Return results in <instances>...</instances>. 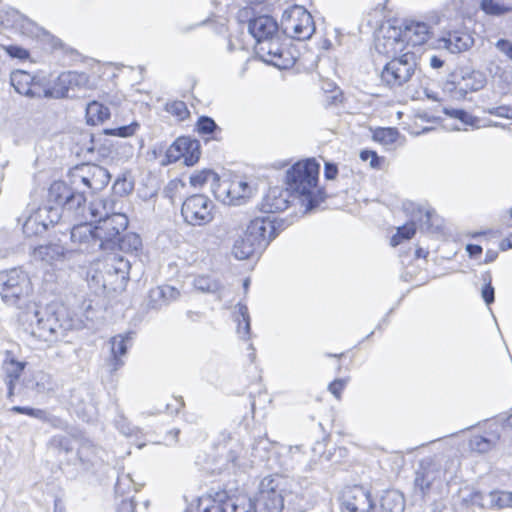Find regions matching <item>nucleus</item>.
I'll return each mask as SVG.
<instances>
[{
    "instance_id": "nucleus-21",
    "label": "nucleus",
    "mask_w": 512,
    "mask_h": 512,
    "mask_svg": "<svg viewBox=\"0 0 512 512\" xmlns=\"http://www.w3.org/2000/svg\"><path fill=\"white\" fill-rule=\"evenodd\" d=\"M180 295V292L170 285L157 286L149 291L145 300L146 310L158 311L163 307L175 301Z\"/></svg>"
},
{
    "instance_id": "nucleus-19",
    "label": "nucleus",
    "mask_w": 512,
    "mask_h": 512,
    "mask_svg": "<svg viewBox=\"0 0 512 512\" xmlns=\"http://www.w3.org/2000/svg\"><path fill=\"white\" fill-rule=\"evenodd\" d=\"M248 31L254 37L256 45H259L260 41L282 35L278 23L269 15H261L250 19Z\"/></svg>"
},
{
    "instance_id": "nucleus-42",
    "label": "nucleus",
    "mask_w": 512,
    "mask_h": 512,
    "mask_svg": "<svg viewBox=\"0 0 512 512\" xmlns=\"http://www.w3.org/2000/svg\"><path fill=\"white\" fill-rule=\"evenodd\" d=\"M434 480V472L430 469L421 468L416 472L414 485L422 494H425L431 487Z\"/></svg>"
},
{
    "instance_id": "nucleus-29",
    "label": "nucleus",
    "mask_w": 512,
    "mask_h": 512,
    "mask_svg": "<svg viewBox=\"0 0 512 512\" xmlns=\"http://www.w3.org/2000/svg\"><path fill=\"white\" fill-rule=\"evenodd\" d=\"M120 201L115 197H98L91 201L89 205V211L92 218L101 220L110 215L120 213L118 210Z\"/></svg>"
},
{
    "instance_id": "nucleus-47",
    "label": "nucleus",
    "mask_w": 512,
    "mask_h": 512,
    "mask_svg": "<svg viewBox=\"0 0 512 512\" xmlns=\"http://www.w3.org/2000/svg\"><path fill=\"white\" fill-rule=\"evenodd\" d=\"M482 278L484 285L481 289V296L485 304L489 306L495 301V288L492 285V277L489 272H486Z\"/></svg>"
},
{
    "instance_id": "nucleus-12",
    "label": "nucleus",
    "mask_w": 512,
    "mask_h": 512,
    "mask_svg": "<svg viewBox=\"0 0 512 512\" xmlns=\"http://www.w3.org/2000/svg\"><path fill=\"white\" fill-rule=\"evenodd\" d=\"M96 237H98L101 249H115V243L122 232L128 227V218L124 213L110 215L101 220H96Z\"/></svg>"
},
{
    "instance_id": "nucleus-36",
    "label": "nucleus",
    "mask_w": 512,
    "mask_h": 512,
    "mask_svg": "<svg viewBox=\"0 0 512 512\" xmlns=\"http://www.w3.org/2000/svg\"><path fill=\"white\" fill-rule=\"evenodd\" d=\"M22 231L26 237L42 235L46 232V224L42 223L41 213L30 214L22 224Z\"/></svg>"
},
{
    "instance_id": "nucleus-6",
    "label": "nucleus",
    "mask_w": 512,
    "mask_h": 512,
    "mask_svg": "<svg viewBox=\"0 0 512 512\" xmlns=\"http://www.w3.org/2000/svg\"><path fill=\"white\" fill-rule=\"evenodd\" d=\"M287 495L282 477L278 475L264 477L254 499V512H282Z\"/></svg>"
},
{
    "instance_id": "nucleus-55",
    "label": "nucleus",
    "mask_w": 512,
    "mask_h": 512,
    "mask_svg": "<svg viewBox=\"0 0 512 512\" xmlns=\"http://www.w3.org/2000/svg\"><path fill=\"white\" fill-rule=\"evenodd\" d=\"M484 112L490 115L512 120V106L501 105L497 107L484 108Z\"/></svg>"
},
{
    "instance_id": "nucleus-45",
    "label": "nucleus",
    "mask_w": 512,
    "mask_h": 512,
    "mask_svg": "<svg viewBox=\"0 0 512 512\" xmlns=\"http://www.w3.org/2000/svg\"><path fill=\"white\" fill-rule=\"evenodd\" d=\"M207 182H212V186L217 182H220L218 175L212 170H202L198 173L191 175L190 184L194 187L202 186Z\"/></svg>"
},
{
    "instance_id": "nucleus-10",
    "label": "nucleus",
    "mask_w": 512,
    "mask_h": 512,
    "mask_svg": "<svg viewBox=\"0 0 512 512\" xmlns=\"http://www.w3.org/2000/svg\"><path fill=\"white\" fill-rule=\"evenodd\" d=\"M283 41H286V38L282 35L260 41L259 45H255L257 57L279 69L292 67L295 63V57L285 47Z\"/></svg>"
},
{
    "instance_id": "nucleus-64",
    "label": "nucleus",
    "mask_w": 512,
    "mask_h": 512,
    "mask_svg": "<svg viewBox=\"0 0 512 512\" xmlns=\"http://www.w3.org/2000/svg\"><path fill=\"white\" fill-rule=\"evenodd\" d=\"M338 168L334 163L326 162L324 166V176L327 180H333L336 178Z\"/></svg>"
},
{
    "instance_id": "nucleus-32",
    "label": "nucleus",
    "mask_w": 512,
    "mask_h": 512,
    "mask_svg": "<svg viewBox=\"0 0 512 512\" xmlns=\"http://www.w3.org/2000/svg\"><path fill=\"white\" fill-rule=\"evenodd\" d=\"M65 253L66 249L60 243H49L34 248L32 255L36 260L52 264L55 261L63 260Z\"/></svg>"
},
{
    "instance_id": "nucleus-34",
    "label": "nucleus",
    "mask_w": 512,
    "mask_h": 512,
    "mask_svg": "<svg viewBox=\"0 0 512 512\" xmlns=\"http://www.w3.org/2000/svg\"><path fill=\"white\" fill-rule=\"evenodd\" d=\"M26 363L17 361L13 358L6 360L3 364V369L6 375V384L8 388V396L11 397L14 393L15 382L22 374Z\"/></svg>"
},
{
    "instance_id": "nucleus-30",
    "label": "nucleus",
    "mask_w": 512,
    "mask_h": 512,
    "mask_svg": "<svg viewBox=\"0 0 512 512\" xmlns=\"http://www.w3.org/2000/svg\"><path fill=\"white\" fill-rule=\"evenodd\" d=\"M70 403L83 420L89 421L94 414L95 407L87 389L74 390L70 397Z\"/></svg>"
},
{
    "instance_id": "nucleus-43",
    "label": "nucleus",
    "mask_w": 512,
    "mask_h": 512,
    "mask_svg": "<svg viewBox=\"0 0 512 512\" xmlns=\"http://www.w3.org/2000/svg\"><path fill=\"white\" fill-rule=\"evenodd\" d=\"M194 287L205 293H216L220 289V284L217 280L210 276H198L193 281Z\"/></svg>"
},
{
    "instance_id": "nucleus-63",
    "label": "nucleus",
    "mask_w": 512,
    "mask_h": 512,
    "mask_svg": "<svg viewBox=\"0 0 512 512\" xmlns=\"http://www.w3.org/2000/svg\"><path fill=\"white\" fill-rule=\"evenodd\" d=\"M137 504L133 499L123 500L117 507V512H136Z\"/></svg>"
},
{
    "instance_id": "nucleus-59",
    "label": "nucleus",
    "mask_w": 512,
    "mask_h": 512,
    "mask_svg": "<svg viewBox=\"0 0 512 512\" xmlns=\"http://www.w3.org/2000/svg\"><path fill=\"white\" fill-rule=\"evenodd\" d=\"M117 429L125 436H132L139 431V428L131 426L125 418H121L116 422Z\"/></svg>"
},
{
    "instance_id": "nucleus-18",
    "label": "nucleus",
    "mask_w": 512,
    "mask_h": 512,
    "mask_svg": "<svg viewBox=\"0 0 512 512\" xmlns=\"http://www.w3.org/2000/svg\"><path fill=\"white\" fill-rule=\"evenodd\" d=\"M343 505L349 512H371L376 506L370 491L358 485L344 491Z\"/></svg>"
},
{
    "instance_id": "nucleus-4",
    "label": "nucleus",
    "mask_w": 512,
    "mask_h": 512,
    "mask_svg": "<svg viewBox=\"0 0 512 512\" xmlns=\"http://www.w3.org/2000/svg\"><path fill=\"white\" fill-rule=\"evenodd\" d=\"M86 200L87 198L83 196V192L72 189L66 182H53L48 189V205L45 206L49 210L48 222L52 226L57 224L64 211L79 214Z\"/></svg>"
},
{
    "instance_id": "nucleus-62",
    "label": "nucleus",
    "mask_w": 512,
    "mask_h": 512,
    "mask_svg": "<svg viewBox=\"0 0 512 512\" xmlns=\"http://www.w3.org/2000/svg\"><path fill=\"white\" fill-rule=\"evenodd\" d=\"M496 48L512 61V43L510 41L500 39L496 43Z\"/></svg>"
},
{
    "instance_id": "nucleus-50",
    "label": "nucleus",
    "mask_w": 512,
    "mask_h": 512,
    "mask_svg": "<svg viewBox=\"0 0 512 512\" xmlns=\"http://www.w3.org/2000/svg\"><path fill=\"white\" fill-rule=\"evenodd\" d=\"M139 128V124L137 122H132L129 125L113 128V129H105L104 132L106 135L118 136V137H129L135 134L136 130Z\"/></svg>"
},
{
    "instance_id": "nucleus-39",
    "label": "nucleus",
    "mask_w": 512,
    "mask_h": 512,
    "mask_svg": "<svg viewBox=\"0 0 512 512\" xmlns=\"http://www.w3.org/2000/svg\"><path fill=\"white\" fill-rule=\"evenodd\" d=\"M79 439H72L64 435H55L50 441L51 447L58 450L59 453L69 454L78 446Z\"/></svg>"
},
{
    "instance_id": "nucleus-11",
    "label": "nucleus",
    "mask_w": 512,
    "mask_h": 512,
    "mask_svg": "<svg viewBox=\"0 0 512 512\" xmlns=\"http://www.w3.org/2000/svg\"><path fill=\"white\" fill-rule=\"evenodd\" d=\"M214 204L203 194H194L185 199L181 207V215L188 225L203 226L213 218Z\"/></svg>"
},
{
    "instance_id": "nucleus-8",
    "label": "nucleus",
    "mask_w": 512,
    "mask_h": 512,
    "mask_svg": "<svg viewBox=\"0 0 512 512\" xmlns=\"http://www.w3.org/2000/svg\"><path fill=\"white\" fill-rule=\"evenodd\" d=\"M418 57L407 51L399 57H393L382 69L380 79L389 88H398L410 81L416 74Z\"/></svg>"
},
{
    "instance_id": "nucleus-60",
    "label": "nucleus",
    "mask_w": 512,
    "mask_h": 512,
    "mask_svg": "<svg viewBox=\"0 0 512 512\" xmlns=\"http://www.w3.org/2000/svg\"><path fill=\"white\" fill-rule=\"evenodd\" d=\"M347 381L345 379H336L329 384V391L337 398L340 399L341 392L344 389Z\"/></svg>"
},
{
    "instance_id": "nucleus-41",
    "label": "nucleus",
    "mask_w": 512,
    "mask_h": 512,
    "mask_svg": "<svg viewBox=\"0 0 512 512\" xmlns=\"http://www.w3.org/2000/svg\"><path fill=\"white\" fill-rule=\"evenodd\" d=\"M487 500L491 507L499 509L512 507V493L507 491H492L488 494Z\"/></svg>"
},
{
    "instance_id": "nucleus-17",
    "label": "nucleus",
    "mask_w": 512,
    "mask_h": 512,
    "mask_svg": "<svg viewBox=\"0 0 512 512\" xmlns=\"http://www.w3.org/2000/svg\"><path fill=\"white\" fill-rule=\"evenodd\" d=\"M254 512V501L244 496H228L226 491L216 492L212 504L204 512Z\"/></svg>"
},
{
    "instance_id": "nucleus-3",
    "label": "nucleus",
    "mask_w": 512,
    "mask_h": 512,
    "mask_svg": "<svg viewBox=\"0 0 512 512\" xmlns=\"http://www.w3.org/2000/svg\"><path fill=\"white\" fill-rule=\"evenodd\" d=\"M320 165L315 159L295 163L286 172V183L295 192L305 212L315 210L324 201V192L317 188Z\"/></svg>"
},
{
    "instance_id": "nucleus-26",
    "label": "nucleus",
    "mask_w": 512,
    "mask_h": 512,
    "mask_svg": "<svg viewBox=\"0 0 512 512\" xmlns=\"http://www.w3.org/2000/svg\"><path fill=\"white\" fill-rule=\"evenodd\" d=\"M133 336L134 332H127L111 338V358L108 363L110 372H115L123 366L124 362L121 357L127 353L128 347L131 346Z\"/></svg>"
},
{
    "instance_id": "nucleus-16",
    "label": "nucleus",
    "mask_w": 512,
    "mask_h": 512,
    "mask_svg": "<svg viewBox=\"0 0 512 512\" xmlns=\"http://www.w3.org/2000/svg\"><path fill=\"white\" fill-rule=\"evenodd\" d=\"M10 83L21 95L29 98H46L45 78L31 75L24 70H16L10 74Z\"/></svg>"
},
{
    "instance_id": "nucleus-28",
    "label": "nucleus",
    "mask_w": 512,
    "mask_h": 512,
    "mask_svg": "<svg viewBox=\"0 0 512 512\" xmlns=\"http://www.w3.org/2000/svg\"><path fill=\"white\" fill-rule=\"evenodd\" d=\"M401 30L404 41L412 46L424 44L430 35V26L420 21H407Z\"/></svg>"
},
{
    "instance_id": "nucleus-5",
    "label": "nucleus",
    "mask_w": 512,
    "mask_h": 512,
    "mask_svg": "<svg viewBox=\"0 0 512 512\" xmlns=\"http://www.w3.org/2000/svg\"><path fill=\"white\" fill-rule=\"evenodd\" d=\"M32 289L31 280L22 268L0 271V295L6 304L21 308Z\"/></svg>"
},
{
    "instance_id": "nucleus-25",
    "label": "nucleus",
    "mask_w": 512,
    "mask_h": 512,
    "mask_svg": "<svg viewBox=\"0 0 512 512\" xmlns=\"http://www.w3.org/2000/svg\"><path fill=\"white\" fill-rule=\"evenodd\" d=\"M474 44L473 37L463 31H449L438 39V47L450 53H460L470 49Z\"/></svg>"
},
{
    "instance_id": "nucleus-20",
    "label": "nucleus",
    "mask_w": 512,
    "mask_h": 512,
    "mask_svg": "<svg viewBox=\"0 0 512 512\" xmlns=\"http://www.w3.org/2000/svg\"><path fill=\"white\" fill-rule=\"evenodd\" d=\"M487 83L486 76L483 72L477 70H464L460 71V78L455 76V79L448 82L451 85L450 89L459 90L461 95H466L469 92H476L485 87Z\"/></svg>"
},
{
    "instance_id": "nucleus-54",
    "label": "nucleus",
    "mask_w": 512,
    "mask_h": 512,
    "mask_svg": "<svg viewBox=\"0 0 512 512\" xmlns=\"http://www.w3.org/2000/svg\"><path fill=\"white\" fill-rule=\"evenodd\" d=\"M242 446L238 443L234 444L229 451L227 452V464L226 469H229L231 467H237L239 466V458L242 453Z\"/></svg>"
},
{
    "instance_id": "nucleus-15",
    "label": "nucleus",
    "mask_w": 512,
    "mask_h": 512,
    "mask_svg": "<svg viewBox=\"0 0 512 512\" xmlns=\"http://www.w3.org/2000/svg\"><path fill=\"white\" fill-rule=\"evenodd\" d=\"M216 199L228 205H242L245 200L251 197L253 193L252 187L242 180L236 181H220L213 188Z\"/></svg>"
},
{
    "instance_id": "nucleus-24",
    "label": "nucleus",
    "mask_w": 512,
    "mask_h": 512,
    "mask_svg": "<svg viewBox=\"0 0 512 512\" xmlns=\"http://www.w3.org/2000/svg\"><path fill=\"white\" fill-rule=\"evenodd\" d=\"M95 231V226L89 223L76 225L70 231L71 241L87 251L99 250L101 247Z\"/></svg>"
},
{
    "instance_id": "nucleus-57",
    "label": "nucleus",
    "mask_w": 512,
    "mask_h": 512,
    "mask_svg": "<svg viewBox=\"0 0 512 512\" xmlns=\"http://www.w3.org/2000/svg\"><path fill=\"white\" fill-rule=\"evenodd\" d=\"M133 183L131 181H128L125 177L118 178L113 186V189L116 194H119L121 196L129 194L133 190Z\"/></svg>"
},
{
    "instance_id": "nucleus-48",
    "label": "nucleus",
    "mask_w": 512,
    "mask_h": 512,
    "mask_svg": "<svg viewBox=\"0 0 512 512\" xmlns=\"http://www.w3.org/2000/svg\"><path fill=\"white\" fill-rule=\"evenodd\" d=\"M493 445L494 442L491 439L480 435L472 437L469 441L471 450L479 453L488 452L493 447Z\"/></svg>"
},
{
    "instance_id": "nucleus-31",
    "label": "nucleus",
    "mask_w": 512,
    "mask_h": 512,
    "mask_svg": "<svg viewBox=\"0 0 512 512\" xmlns=\"http://www.w3.org/2000/svg\"><path fill=\"white\" fill-rule=\"evenodd\" d=\"M192 150L196 149V139H192L190 137H179L177 138L166 150L164 158L161 160L162 166H167L171 163H175L180 160L183 156V149H186L187 146Z\"/></svg>"
},
{
    "instance_id": "nucleus-49",
    "label": "nucleus",
    "mask_w": 512,
    "mask_h": 512,
    "mask_svg": "<svg viewBox=\"0 0 512 512\" xmlns=\"http://www.w3.org/2000/svg\"><path fill=\"white\" fill-rule=\"evenodd\" d=\"M166 111L170 114L178 117L180 120H184L189 116V110L185 102L176 100L166 104Z\"/></svg>"
},
{
    "instance_id": "nucleus-2",
    "label": "nucleus",
    "mask_w": 512,
    "mask_h": 512,
    "mask_svg": "<svg viewBox=\"0 0 512 512\" xmlns=\"http://www.w3.org/2000/svg\"><path fill=\"white\" fill-rule=\"evenodd\" d=\"M283 224L282 219L271 215L251 220L246 229L235 240L232 254L238 260H246L254 254L261 253L284 229Z\"/></svg>"
},
{
    "instance_id": "nucleus-56",
    "label": "nucleus",
    "mask_w": 512,
    "mask_h": 512,
    "mask_svg": "<svg viewBox=\"0 0 512 512\" xmlns=\"http://www.w3.org/2000/svg\"><path fill=\"white\" fill-rule=\"evenodd\" d=\"M11 410L16 413L26 414L28 416H31V417H34V418H37L40 420L46 419V412L41 409H35V408L23 407V406H14V407H12Z\"/></svg>"
},
{
    "instance_id": "nucleus-27",
    "label": "nucleus",
    "mask_w": 512,
    "mask_h": 512,
    "mask_svg": "<svg viewBox=\"0 0 512 512\" xmlns=\"http://www.w3.org/2000/svg\"><path fill=\"white\" fill-rule=\"evenodd\" d=\"M76 460L82 470L90 471L101 461L99 449L90 440L79 439Z\"/></svg>"
},
{
    "instance_id": "nucleus-37",
    "label": "nucleus",
    "mask_w": 512,
    "mask_h": 512,
    "mask_svg": "<svg viewBox=\"0 0 512 512\" xmlns=\"http://www.w3.org/2000/svg\"><path fill=\"white\" fill-rule=\"evenodd\" d=\"M142 246V240L136 233L129 232L124 235H120L115 243V248L123 252H134L138 251Z\"/></svg>"
},
{
    "instance_id": "nucleus-9",
    "label": "nucleus",
    "mask_w": 512,
    "mask_h": 512,
    "mask_svg": "<svg viewBox=\"0 0 512 512\" xmlns=\"http://www.w3.org/2000/svg\"><path fill=\"white\" fill-rule=\"evenodd\" d=\"M108 170L96 164H82L77 166L71 172L72 189L83 192L86 197L87 192L95 193L104 189L110 181Z\"/></svg>"
},
{
    "instance_id": "nucleus-33",
    "label": "nucleus",
    "mask_w": 512,
    "mask_h": 512,
    "mask_svg": "<svg viewBox=\"0 0 512 512\" xmlns=\"http://www.w3.org/2000/svg\"><path fill=\"white\" fill-rule=\"evenodd\" d=\"M405 499L397 490H387L380 499V512H404Z\"/></svg>"
},
{
    "instance_id": "nucleus-13",
    "label": "nucleus",
    "mask_w": 512,
    "mask_h": 512,
    "mask_svg": "<svg viewBox=\"0 0 512 512\" xmlns=\"http://www.w3.org/2000/svg\"><path fill=\"white\" fill-rule=\"evenodd\" d=\"M89 76L84 72L67 71L61 73L52 87L46 86V98L75 97L76 92L87 88Z\"/></svg>"
},
{
    "instance_id": "nucleus-58",
    "label": "nucleus",
    "mask_w": 512,
    "mask_h": 512,
    "mask_svg": "<svg viewBox=\"0 0 512 512\" xmlns=\"http://www.w3.org/2000/svg\"><path fill=\"white\" fill-rule=\"evenodd\" d=\"M7 54L12 58L17 59H27L29 57V52L17 45H10L5 48Z\"/></svg>"
},
{
    "instance_id": "nucleus-22",
    "label": "nucleus",
    "mask_w": 512,
    "mask_h": 512,
    "mask_svg": "<svg viewBox=\"0 0 512 512\" xmlns=\"http://www.w3.org/2000/svg\"><path fill=\"white\" fill-rule=\"evenodd\" d=\"M404 39L401 28L389 27L382 37L376 40V49L379 53L393 56L404 49Z\"/></svg>"
},
{
    "instance_id": "nucleus-44",
    "label": "nucleus",
    "mask_w": 512,
    "mask_h": 512,
    "mask_svg": "<svg viewBox=\"0 0 512 512\" xmlns=\"http://www.w3.org/2000/svg\"><path fill=\"white\" fill-rule=\"evenodd\" d=\"M398 135L396 128H378L373 133V140L383 145H391L396 142Z\"/></svg>"
},
{
    "instance_id": "nucleus-52",
    "label": "nucleus",
    "mask_w": 512,
    "mask_h": 512,
    "mask_svg": "<svg viewBox=\"0 0 512 512\" xmlns=\"http://www.w3.org/2000/svg\"><path fill=\"white\" fill-rule=\"evenodd\" d=\"M445 113L455 119L460 120L461 122H463L466 125H470V126L476 125L477 119L463 109H451V110L446 109Z\"/></svg>"
},
{
    "instance_id": "nucleus-51",
    "label": "nucleus",
    "mask_w": 512,
    "mask_h": 512,
    "mask_svg": "<svg viewBox=\"0 0 512 512\" xmlns=\"http://www.w3.org/2000/svg\"><path fill=\"white\" fill-rule=\"evenodd\" d=\"M111 263L107 264L109 267V272L114 271L116 274H120L121 277L124 279L125 275L128 274V270L130 268L129 261L124 260L123 258L119 257L117 258L114 256L110 259Z\"/></svg>"
},
{
    "instance_id": "nucleus-1",
    "label": "nucleus",
    "mask_w": 512,
    "mask_h": 512,
    "mask_svg": "<svg viewBox=\"0 0 512 512\" xmlns=\"http://www.w3.org/2000/svg\"><path fill=\"white\" fill-rule=\"evenodd\" d=\"M19 321L24 326V332L45 342H54L65 337L72 328L71 320L65 317L63 308L47 306L38 310L35 305L19 315Z\"/></svg>"
},
{
    "instance_id": "nucleus-35",
    "label": "nucleus",
    "mask_w": 512,
    "mask_h": 512,
    "mask_svg": "<svg viewBox=\"0 0 512 512\" xmlns=\"http://www.w3.org/2000/svg\"><path fill=\"white\" fill-rule=\"evenodd\" d=\"M234 320L237 322V334L240 338L247 340L250 338L251 326L250 315L246 305L238 303L234 307Z\"/></svg>"
},
{
    "instance_id": "nucleus-14",
    "label": "nucleus",
    "mask_w": 512,
    "mask_h": 512,
    "mask_svg": "<svg viewBox=\"0 0 512 512\" xmlns=\"http://www.w3.org/2000/svg\"><path fill=\"white\" fill-rule=\"evenodd\" d=\"M420 217L417 218L416 215L413 216V219L397 228V233L391 238L390 244L395 247L399 245L403 240L411 239L417 228V223L421 230L426 231H436L441 227V220L436 215L434 210H426L424 214L419 210Z\"/></svg>"
},
{
    "instance_id": "nucleus-7",
    "label": "nucleus",
    "mask_w": 512,
    "mask_h": 512,
    "mask_svg": "<svg viewBox=\"0 0 512 512\" xmlns=\"http://www.w3.org/2000/svg\"><path fill=\"white\" fill-rule=\"evenodd\" d=\"M280 29L284 38L303 41L312 37L316 27L312 15L304 7L293 5L283 12Z\"/></svg>"
},
{
    "instance_id": "nucleus-40",
    "label": "nucleus",
    "mask_w": 512,
    "mask_h": 512,
    "mask_svg": "<svg viewBox=\"0 0 512 512\" xmlns=\"http://www.w3.org/2000/svg\"><path fill=\"white\" fill-rule=\"evenodd\" d=\"M86 113L88 122L91 121L93 124L95 121L103 122L110 117L109 109L96 101L87 106Z\"/></svg>"
},
{
    "instance_id": "nucleus-23",
    "label": "nucleus",
    "mask_w": 512,
    "mask_h": 512,
    "mask_svg": "<svg viewBox=\"0 0 512 512\" xmlns=\"http://www.w3.org/2000/svg\"><path fill=\"white\" fill-rule=\"evenodd\" d=\"M291 192L279 187L270 188L261 202V210L267 214L284 211L290 203Z\"/></svg>"
},
{
    "instance_id": "nucleus-38",
    "label": "nucleus",
    "mask_w": 512,
    "mask_h": 512,
    "mask_svg": "<svg viewBox=\"0 0 512 512\" xmlns=\"http://www.w3.org/2000/svg\"><path fill=\"white\" fill-rule=\"evenodd\" d=\"M196 130L203 136L216 139V134L220 133L222 129L216 124V122L209 116H201L198 118L196 123Z\"/></svg>"
},
{
    "instance_id": "nucleus-61",
    "label": "nucleus",
    "mask_w": 512,
    "mask_h": 512,
    "mask_svg": "<svg viewBox=\"0 0 512 512\" xmlns=\"http://www.w3.org/2000/svg\"><path fill=\"white\" fill-rule=\"evenodd\" d=\"M360 157L362 160L366 161V160H370V165L371 167L373 168H376L379 166V163H380V158L378 157L377 153L375 151H371V150H363L361 153H360Z\"/></svg>"
},
{
    "instance_id": "nucleus-53",
    "label": "nucleus",
    "mask_w": 512,
    "mask_h": 512,
    "mask_svg": "<svg viewBox=\"0 0 512 512\" xmlns=\"http://www.w3.org/2000/svg\"><path fill=\"white\" fill-rule=\"evenodd\" d=\"M196 144H197V147L196 149L192 150V148L190 149V146L186 149H183V160H184V164L186 166H193L194 164H196L200 158V154H201V150H200V142L196 139Z\"/></svg>"
},
{
    "instance_id": "nucleus-46",
    "label": "nucleus",
    "mask_w": 512,
    "mask_h": 512,
    "mask_svg": "<svg viewBox=\"0 0 512 512\" xmlns=\"http://www.w3.org/2000/svg\"><path fill=\"white\" fill-rule=\"evenodd\" d=\"M480 7L486 14L497 16L503 15L512 9L509 6L500 4L494 0H481Z\"/></svg>"
}]
</instances>
